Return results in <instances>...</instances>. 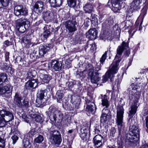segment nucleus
Segmentation results:
<instances>
[{
	"label": "nucleus",
	"mask_w": 148,
	"mask_h": 148,
	"mask_svg": "<svg viewBox=\"0 0 148 148\" xmlns=\"http://www.w3.org/2000/svg\"><path fill=\"white\" fill-rule=\"evenodd\" d=\"M124 50H125L124 55L128 56L130 53L128 44L123 41L117 49V53L114 61L111 65L110 70L108 71L103 77L102 80L103 82H105L108 81L112 82L113 80L114 75L117 72L119 69L118 66L121 61L120 57Z\"/></svg>",
	"instance_id": "obj_1"
},
{
	"label": "nucleus",
	"mask_w": 148,
	"mask_h": 148,
	"mask_svg": "<svg viewBox=\"0 0 148 148\" xmlns=\"http://www.w3.org/2000/svg\"><path fill=\"white\" fill-rule=\"evenodd\" d=\"M136 84L132 83L127 90V93L129 94V99L130 102H133L132 104L131 109L129 113V116L130 117H132V115L134 114L136 112L137 103L138 102L140 96V90L143 88V83H142V79L141 78H136Z\"/></svg>",
	"instance_id": "obj_2"
},
{
	"label": "nucleus",
	"mask_w": 148,
	"mask_h": 148,
	"mask_svg": "<svg viewBox=\"0 0 148 148\" xmlns=\"http://www.w3.org/2000/svg\"><path fill=\"white\" fill-rule=\"evenodd\" d=\"M129 133L127 134L125 140L126 144L128 147H132L137 144L139 139V131L137 127L135 125L130 126Z\"/></svg>",
	"instance_id": "obj_3"
},
{
	"label": "nucleus",
	"mask_w": 148,
	"mask_h": 148,
	"mask_svg": "<svg viewBox=\"0 0 148 148\" xmlns=\"http://www.w3.org/2000/svg\"><path fill=\"white\" fill-rule=\"evenodd\" d=\"M124 113V109L121 106H120L117 108L116 119V123L118 127L119 134H120L121 131L123 129L124 126L123 125V118Z\"/></svg>",
	"instance_id": "obj_4"
},
{
	"label": "nucleus",
	"mask_w": 148,
	"mask_h": 148,
	"mask_svg": "<svg viewBox=\"0 0 148 148\" xmlns=\"http://www.w3.org/2000/svg\"><path fill=\"white\" fill-rule=\"evenodd\" d=\"M29 26V22L26 19L20 18L16 21V28L20 33H24L28 29Z\"/></svg>",
	"instance_id": "obj_5"
},
{
	"label": "nucleus",
	"mask_w": 148,
	"mask_h": 148,
	"mask_svg": "<svg viewBox=\"0 0 148 148\" xmlns=\"http://www.w3.org/2000/svg\"><path fill=\"white\" fill-rule=\"evenodd\" d=\"M49 111L51 114L49 116V118L51 121L53 123L56 122V115H59L60 119H62V115L60 112V110L58 109L57 106H51L49 107Z\"/></svg>",
	"instance_id": "obj_6"
},
{
	"label": "nucleus",
	"mask_w": 148,
	"mask_h": 148,
	"mask_svg": "<svg viewBox=\"0 0 148 148\" xmlns=\"http://www.w3.org/2000/svg\"><path fill=\"white\" fill-rule=\"evenodd\" d=\"M14 100V103L19 107L27 108L28 107V102L23 99L21 96L17 93L15 94Z\"/></svg>",
	"instance_id": "obj_7"
},
{
	"label": "nucleus",
	"mask_w": 148,
	"mask_h": 148,
	"mask_svg": "<svg viewBox=\"0 0 148 148\" xmlns=\"http://www.w3.org/2000/svg\"><path fill=\"white\" fill-rule=\"evenodd\" d=\"M14 14L19 17L21 16H25L28 14V10L22 5H17L14 7Z\"/></svg>",
	"instance_id": "obj_8"
},
{
	"label": "nucleus",
	"mask_w": 148,
	"mask_h": 148,
	"mask_svg": "<svg viewBox=\"0 0 148 148\" xmlns=\"http://www.w3.org/2000/svg\"><path fill=\"white\" fill-rule=\"evenodd\" d=\"M12 87L9 85H7L0 87V95L6 97H9L12 94Z\"/></svg>",
	"instance_id": "obj_9"
},
{
	"label": "nucleus",
	"mask_w": 148,
	"mask_h": 148,
	"mask_svg": "<svg viewBox=\"0 0 148 148\" xmlns=\"http://www.w3.org/2000/svg\"><path fill=\"white\" fill-rule=\"evenodd\" d=\"M88 130V127L87 125L82 127L81 129L80 136L83 140L88 141L89 140L90 133Z\"/></svg>",
	"instance_id": "obj_10"
},
{
	"label": "nucleus",
	"mask_w": 148,
	"mask_h": 148,
	"mask_svg": "<svg viewBox=\"0 0 148 148\" xmlns=\"http://www.w3.org/2000/svg\"><path fill=\"white\" fill-rule=\"evenodd\" d=\"M0 115L1 117L4 118L6 122L12 121L14 119L12 113L5 110L0 111Z\"/></svg>",
	"instance_id": "obj_11"
},
{
	"label": "nucleus",
	"mask_w": 148,
	"mask_h": 148,
	"mask_svg": "<svg viewBox=\"0 0 148 148\" xmlns=\"http://www.w3.org/2000/svg\"><path fill=\"white\" fill-rule=\"evenodd\" d=\"M47 94L46 90H42L40 89L38 90L37 94L36 102L39 105H43L44 103V97L45 95Z\"/></svg>",
	"instance_id": "obj_12"
},
{
	"label": "nucleus",
	"mask_w": 148,
	"mask_h": 148,
	"mask_svg": "<svg viewBox=\"0 0 148 148\" xmlns=\"http://www.w3.org/2000/svg\"><path fill=\"white\" fill-rule=\"evenodd\" d=\"M51 66L52 70L55 71H60L63 69L61 62L56 60H51Z\"/></svg>",
	"instance_id": "obj_13"
},
{
	"label": "nucleus",
	"mask_w": 148,
	"mask_h": 148,
	"mask_svg": "<svg viewBox=\"0 0 148 148\" xmlns=\"http://www.w3.org/2000/svg\"><path fill=\"white\" fill-rule=\"evenodd\" d=\"M110 110L107 108H103L100 117V122L101 123H106L109 121L110 118Z\"/></svg>",
	"instance_id": "obj_14"
},
{
	"label": "nucleus",
	"mask_w": 148,
	"mask_h": 148,
	"mask_svg": "<svg viewBox=\"0 0 148 148\" xmlns=\"http://www.w3.org/2000/svg\"><path fill=\"white\" fill-rule=\"evenodd\" d=\"M66 27L70 32L76 31L77 29L75 27L76 22L75 21H68L63 23Z\"/></svg>",
	"instance_id": "obj_15"
},
{
	"label": "nucleus",
	"mask_w": 148,
	"mask_h": 148,
	"mask_svg": "<svg viewBox=\"0 0 148 148\" xmlns=\"http://www.w3.org/2000/svg\"><path fill=\"white\" fill-rule=\"evenodd\" d=\"M86 102L87 104V106L86 108V111L89 113H94L96 109L94 103L88 99L86 100Z\"/></svg>",
	"instance_id": "obj_16"
},
{
	"label": "nucleus",
	"mask_w": 148,
	"mask_h": 148,
	"mask_svg": "<svg viewBox=\"0 0 148 148\" xmlns=\"http://www.w3.org/2000/svg\"><path fill=\"white\" fill-rule=\"evenodd\" d=\"M50 44L41 45L39 47V57L43 56L50 49Z\"/></svg>",
	"instance_id": "obj_17"
},
{
	"label": "nucleus",
	"mask_w": 148,
	"mask_h": 148,
	"mask_svg": "<svg viewBox=\"0 0 148 148\" xmlns=\"http://www.w3.org/2000/svg\"><path fill=\"white\" fill-rule=\"evenodd\" d=\"M38 86V81L37 79H29L26 83L25 87L27 89H30L31 88H35Z\"/></svg>",
	"instance_id": "obj_18"
},
{
	"label": "nucleus",
	"mask_w": 148,
	"mask_h": 148,
	"mask_svg": "<svg viewBox=\"0 0 148 148\" xmlns=\"http://www.w3.org/2000/svg\"><path fill=\"white\" fill-rule=\"evenodd\" d=\"M99 73L97 72L93 73L92 71H90L88 73V75L90 77L92 83H96L100 79V78L98 76Z\"/></svg>",
	"instance_id": "obj_19"
},
{
	"label": "nucleus",
	"mask_w": 148,
	"mask_h": 148,
	"mask_svg": "<svg viewBox=\"0 0 148 148\" xmlns=\"http://www.w3.org/2000/svg\"><path fill=\"white\" fill-rule=\"evenodd\" d=\"M43 2L42 1H38L34 6V10L36 12L41 13L43 10Z\"/></svg>",
	"instance_id": "obj_20"
},
{
	"label": "nucleus",
	"mask_w": 148,
	"mask_h": 148,
	"mask_svg": "<svg viewBox=\"0 0 148 148\" xmlns=\"http://www.w3.org/2000/svg\"><path fill=\"white\" fill-rule=\"evenodd\" d=\"M71 102L73 104V106L76 109L79 108V106L81 101V99L79 97L76 96L71 97Z\"/></svg>",
	"instance_id": "obj_21"
},
{
	"label": "nucleus",
	"mask_w": 148,
	"mask_h": 148,
	"mask_svg": "<svg viewBox=\"0 0 148 148\" xmlns=\"http://www.w3.org/2000/svg\"><path fill=\"white\" fill-rule=\"evenodd\" d=\"M97 31L95 28L90 29L87 33V37L91 40L95 39L97 36Z\"/></svg>",
	"instance_id": "obj_22"
},
{
	"label": "nucleus",
	"mask_w": 148,
	"mask_h": 148,
	"mask_svg": "<svg viewBox=\"0 0 148 148\" xmlns=\"http://www.w3.org/2000/svg\"><path fill=\"white\" fill-rule=\"evenodd\" d=\"M52 28L50 25H46L44 27V31L42 34L45 40H47L51 34L50 30Z\"/></svg>",
	"instance_id": "obj_23"
},
{
	"label": "nucleus",
	"mask_w": 148,
	"mask_h": 148,
	"mask_svg": "<svg viewBox=\"0 0 148 148\" xmlns=\"http://www.w3.org/2000/svg\"><path fill=\"white\" fill-rule=\"evenodd\" d=\"M51 140L52 144L56 146L59 145L62 141L60 137L57 135H53Z\"/></svg>",
	"instance_id": "obj_24"
},
{
	"label": "nucleus",
	"mask_w": 148,
	"mask_h": 148,
	"mask_svg": "<svg viewBox=\"0 0 148 148\" xmlns=\"http://www.w3.org/2000/svg\"><path fill=\"white\" fill-rule=\"evenodd\" d=\"M43 17L44 20L47 22L51 21L53 18V12L49 11L44 12H43Z\"/></svg>",
	"instance_id": "obj_25"
},
{
	"label": "nucleus",
	"mask_w": 148,
	"mask_h": 148,
	"mask_svg": "<svg viewBox=\"0 0 148 148\" xmlns=\"http://www.w3.org/2000/svg\"><path fill=\"white\" fill-rule=\"evenodd\" d=\"M49 2L51 6L60 7L62 5L63 0H49Z\"/></svg>",
	"instance_id": "obj_26"
},
{
	"label": "nucleus",
	"mask_w": 148,
	"mask_h": 148,
	"mask_svg": "<svg viewBox=\"0 0 148 148\" xmlns=\"http://www.w3.org/2000/svg\"><path fill=\"white\" fill-rule=\"evenodd\" d=\"M143 119L144 117L145 118V120L144 121V125H145V126L147 128V132L148 133V110L145 109L143 110Z\"/></svg>",
	"instance_id": "obj_27"
},
{
	"label": "nucleus",
	"mask_w": 148,
	"mask_h": 148,
	"mask_svg": "<svg viewBox=\"0 0 148 148\" xmlns=\"http://www.w3.org/2000/svg\"><path fill=\"white\" fill-rule=\"evenodd\" d=\"M23 41L25 46L26 48H28L31 44V42L29 36L28 35H26L24 36L23 38Z\"/></svg>",
	"instance_id": "obj_28"
},
{
	"label": "nucleus",
	"mask_w": 148,
	"mask_h": 148,
	"mask_svg": "<svg viewBox=\"0 0 148 148\" xmlns=\"http://www.w3.org/2000/svg\"><path fill=\"white\" fill-rule=\"evenodd\" d=\"M7 75L4 73H0V86L3 84V83L8 81Z\"/></svg>",
	"instance_id": "obj_29"
},
{
	"label": "nucleus",
	"mask_w": 148,
	"mask_h": 148,
	"mask_svg": "<svg viewBox=\"0 0 148 148\" xmlns=\"http://www.w3.org/2000/svg\"><path fill=\"white\" fill-rule=\"evenodd\" d=\"M40 78L42 81L46 83H48L52 79V77L49 75L44 74L40 75Z\"/></svg>",
	"instance_id": "obj_30"
},
{
	"label": "nucleus",
	"mask_w": 148,
	"mask_h": 148,
	"mask_svg": "<svg viewBox=\"0 0 148 148\" xmlns=\"http://www.w3.org/2000/svg\"><path fill=\"white\" fill-rule=\"evenodd\" d=\"M63 92L62 90L57 91L56 95L57 102L60 103L62 101V98L64 97Z\"/></svg>",
	"instance_id": "obj_31"
},
{
	"label": "nucleus",
	"mask_w": 148,
	"mask_h": 148,
	"mask_svg": "<svg viewBox=\"0 0 148 148\" xmlns=\"http://www.w3.org/2000/svg\"><path fill=\"white\" fill-rule=\"evenodd\" d=\"M101 101V104L103 106L105 107V108H107L110 106V103L107 99L106 95H105L103 96L102 98Z\"/></svg>",
	"instance_id": "obj_32"
},
{
	"label": "nucleus",
	"mask_w": 148,
	"mask_h": 148,
	"mask_svg": "<svg viewBox=\"0 0 148 148\" xmlns=\"http://www.w3.org/2000/svg\"><path fill=\"white\" fill-rule=\"evenodd\" d=\"M142 0H134L131 3V7L135 10L137 9L138 6L142 3Z\"/></svg>",
	"instance_id": "obj_33"
},
{
	"label": "nucleus",
	"mask_w": 148,
	"mask_h": 148,
	"mask_svg": "<svg viewBox=\"0 0 148 148\" xmlns=\"http://www.w3.org/2000/svg\"><path fill=\"white\" fill-rule=\"evenodd\" d=\"M10 0H0V8L7 9Z\"/></svg>",
	"instance_id": "obj_34"
},
{
	"label": "nucleus",
	"mask_w": 148,
	"mask_h": 148,
	"mask_svg": "<svg viewBox=\"0 0 148 148\" xmlns=\"http://www.w3.org/2000/svg\"><path fill=\"white\" fill-rule=\"evenodd\" d=\"M84 9L86 12L90 13L92 11V6L90 4L87 3L84 7Z\"/></svg>",
	"instance_id": "obj_35"
},
{
	"label": "nucleus",
	"mask_w": 148,
	"mask_h": 148,
	"mask_svg": "<svg viewBox=\"0 0 148 148\" xmlns=\"http://www.w3.org/2000/svg\"><path fill=\"white\" fill-rule=\"evenodd\" d=\"M31 117L34 120L37 122H40L43 121V119L39 115L33 114L31 115Z\"/></svg>",
	"instance_id": "obj_36"
},
{
	"label": "nucleus",
	"mask_w": 148,
	"mask_h": 148,
	"mask_svg": "<svg viewBox=\"0 0 148 148\" xmlns=\"http://www.w3.org/2000/svg\"><path fill=\"white\" fill-rule=\"evenodd\" d=\"M113 23V21L111 18H108L102 24V27H108L112 25Z\"/></svg>",
	"instance_id": "obj_37"
},
{
	"label": "nucleus",
	"mask_w": 148,
	"mask_h": 148,
	"mask_svg": "<svg viewBox=\"0 0 148 148\" xmlns=\"http://www.w3.org/2000/svg\"><path fill=\"white\" fill-rule=\"evenodd\" d=\"M99 17L96 15L91 14V21L92 23L96 24L98 23Z\"/></svg>",
	"instance_id": "obj_38"
},
{
	"label": "nucleus",
	"mask_w": 148,
	"mask_h": 148,
	"mask_svg": "<svg viewBox=\"0 0 148 148\" xmlns=\"http://www.w3.org/2000/svg\"><path fill=\"white\" fill-rule=\"evenodd\" d=\"M93 143L95 148H102L103 144L102 141H93Z\"/></svg>",
	"instance_id": "obj_39"
},
{
	"label": "nucleus",
	"mask_w": 148,
	"mask_h": 148,
	"mask_svg": "<svg viewBox=\"0 0 148 148\" xmlns=\"http://www.w3.org/2000/svg\"><path fill=\"white\" fill-rule=\"evenodd\" d=\"M43 136L41 135H39L34 140V142L35 143H40L44 140Z\"/></svg>",
	"instance_id": "obj_40"
},
{
	"label": "nucleus",
	"mask_w": 148,
	"mask_h": 148,
	"mask_svg": "<svg viewBox=\"0 0 148 148\" xmlns=\"http://www.w3.org/2000/svg\"><path fill=\"white\" fill-rule=\"evenodd\" d=\"M69 5L71 7L74 8L76 5L77 0H67Z\"/></svg>",
	"instance_id": "obj_41"
},
{
	"label": "nucleus",
	"mask_w": 148,
	"mask_h": 148,
	"mask_svg": "<svg viewBox=\"0 0 148 148\" xmlns=\"http://www.w3.org/2000/svg\"><path fill=\"white\" fill-rule=\"evenodd\" d=\"M33 72H35V71H32L30 69L29 70L28 73L27 74V79L29 80L34 77V75H33Z\"/></svg>",
	"instance_id": "obj_42"
},
{
	"label": "nucleus",
	"mask_w": 148,
	"mask_h": 148,
	"mask_svg": "<svg viewBox=\"0 0 148 148\" xmlns=\"http://www.w3.org/2000/svg\"><path fill=\"white\" fill-rule=\"evenodd\" d=\"M102 64H97L95 68L91 70L90 71H92L93 73H96V72H98V71L101 69V68L102 66Z\"/></svg>",
	"instance_id": "obj_43"
},
{
	"label": "nucleus",
	"mask_w": 148,
	"mask_h": 148,
	"mask_svg": "<svg viewBox=\"0 0 148 148\" xmlns=\"http://www.w3.org/2000/svg\"><path fill=\"white\" fill-rule=\"evenodd\" d=\"M23 146L25 148H30V143L28 140H24L23 141Z\"/></svg>",
	"instance_id": "obj_44"
},
{
	"label": "nucleus",
	"mask_w": 148,
	"mask_h": 148,
	"mask_svg": "<svg viewBox=\"0 0 148 148\" xmlns=\"http://www.w3.org/2000/svg\"><path fill=\"white\" fill-rule=\"evenodd\" d=\"M103 137L101 135L97 134L93 138V140L95 141H102Z\"/></svg>",
	"instance_id": "obj_45"
},
{
	"label": "nucleus",
	"mask_w": 148,
	"mask_h": 148,
	"mask_svg": "<svg viewBox=\"0 0 148 148\" xmlns=\"http://www.w3.org/2000/svg\"><path fill=\"white\" fill-rule=\"evenodd\" d=\"M108 53H109V52L108 51H106L100 59V62L102 65L103 64V62H104L106 58L107 54Z\"/></svg>",
	"instance_id": "obj_46"
},
{
	"label": "nucleus",
	"mask_w": 148,
	"mask_h": 148,
	"mask_svg": "<svg viewBox=\"0 0 148 148\" xmlns=\"http://www.w3.org/2000/svg\"><path fill=\"white\" fill-rule=\"evenodd\" d=\"M148 73V69H142L138 74L140 75V76H143L145 75Z\"/></svg>",
	"instance_id": "obj_47"
},
{
	"label": "nucleus",
	"mask_w": 148,
	"mask_h": 148,
	"mask_svg": "<svg viewBox=\"0 0 148 148\" xmlns=\"http://www.w3.org/2000/svg\"><path fill=\"white\" fill-rule=\"evenodd\" d=\"M86 71H85L80 72L79 73H77L76 77L78 78L80 77H84L86 76Z\"/></svg>",
	"instance_id": "obj_48"
},
{
	"label": "nucleus",
	"mask_w": 148,
	"mask_h": 148,
	"mask_svg": "<svg viewBox=\"0 0 148 148\" xmlns=\"http://www.w3.org/2000/svg\"><path fill=\"white\" fill-rule=\"evenodd\" d=\"M6 121L2 117H0V127H2L5 126L6 124Z\"/></svg>",
	"instance_id": "obj_49"
},
{
	"label": "nucleus",
	"mask_w": 148,
	"mask_h": 148,
	"mask_svg": "<svg viewBox=\"0 0 148 148\" xmlns=\"http://www.w3.org/2000/svg\"><path fill=\"white\" fill-rule=\"evenodd\" d=\"M36 131L34 129H32L29 131L27 134V136L32 137L33 136L36 132Z\"/></svg>",
	"instance_id": "obj_50"
},
{
	"label": "nucleus",
	"mask_w": 148,
	"mask_h": 148,
	"mask_svg": "<svg viewBox=\"0 0 148 148\" xmlns=\"http://www.w3.org/2000/svg\"><path fill=\"white\" fill-rule=\"evenodd\" d=\"M20 116L23 119V120L27 122V121H29L28 120V118L27 115L24 113L21 114V115Z\"/></svg>",
	"instance_id": "obj_51"
},
{
	"label": "nucleus",
	"mask_w": 148,
	"mask_h": 148,
	"mask_svg": "<svg viewBox=\"0 0 148 148\" xmlns=\"http://www.w3.org/2000/svg\"><path fill=\"white\" fill-rule=\"evenodd\" d=\"M116 133V130L114 128L111 129L110 132V135L114 137L115 136Z\"/></svg>",
	"instance_id": "obj_52"
},
{
	"label": "nucleus",
	"mask_w": 148,
	"mask_h": 148,
	"mask_svg": "<svg viewBox=\"0 0 148 148\" xmlns=\"http://www.w3.org/2000/svg\"><path fill=\"white\" fill-rule=\"evenodd\" d=\"M68 84V87L69 88H72L73 87V85L76 84V82L75 81L73 82H70L67 83V84Z\"/></svg>",
	"instance_id": "obj_53"
},
{
	"label": "nucleus",
	"mask_w": 148,
	"mask_h": 148,
	"mask_svg": "<svg viewBox=\"0 0 148 148\" xmlns=\"http://www.w3.org/2000/svg\"><path fill=\"white\" fill-rule=\"evenodd\" d=\"M11 138L13 140V144H14L16 143L17 140H18V137L16 135H14L12 136Z\"/></svg>",
	"instance_id": "obj_54"
},
{
	"label": "nucleus",
	"mask_w": 148,
	"mask_h": 148,
	"mask_svg": "<svg viewBox=\"0 0 148 148\" xmlns=\"http://www.w3.org/2000/svg\"><path fill=\"white\" fill-rule=\"evenodd\" d=\"M9 52H6L5 53V61L6 62L9 61Z\"/></svg>",
	"instance_id": "obj_55"
},
{
	"label": "nucleus",
	"mask_w": 148,
	"mask_h": 148,
	"mask_svg": "<svg viewBox=\"0 0 148 148\" xmlns=\"http://www.w3.org/2000/svg\"><path fill=\"white\" fill-rule=\"evenodd\" d=\"M3 139L0 137V148H4L5 146L4 145V142H3L2 145L1 144L2 142V141L3 142Z\"/></svg>",
	"instance_id": "obj_56"
},
{
	"label": "nucleus",
	"mask_w": 148,
	"mask_h": 148,
	"mask_svg": "<svg viewBox=\"0 0 148 148\" xmlns=\"http://www.w3.org/2000/svg\"><path fill=\"white\" fill-rule=\"evenodd\" d=\"M112 10L115 12H118L120 10V8H115L112 7Z\"/></svg>",
	"instance_id": "obj_57"
},
{
	"label": "nucleus",
	"mask_w": 148,
	"mask_h": 148,
	"mask_svg": "<svg viewBox=\"0 0 148 148\" xmlns=\"http://www.w3.org/2000/svg\"><path fill=\"white\" fill-rule=\"evenodd\" d=\"M4 44L7 46H8L11 44V42L8 40H6L4 42Z\"/></svg>",
	"instance_id": "obj_58"
},
{
	"label": "nucleus",
	"mask_w": 148,
	"mask_h": 148,
	"mask_svg": "<svg viewBox=\"0 0 148 148\" xmlns=\"http://www.w3.org/2000/svg\"><path fill=\"white\" fill-rule=\"evenodd\" d=\"M117 148H123V146L122 143H119L118 144Z\"/></svg>",
	"instance_id": "obj_59"
},
{
	"label": "nucleus",
	"mask_w": 148,
	"mask_h": 148,
	"mask_svg": "<svg viewBox=\"0 0 148 148\" xmlns=\"http://www.w3.org/2000/svg\"><path fill=\"white\" fill-rule=\"evenodd\" d=\"M112 7L115 8H119V5L117 3H113L112 4Z\"/></svg>",
	"instance_id": "obj_60"
},
{
	"label": "nucleus",
	"mask_w": 148,
	"mask_h": 148,
	"mask_svg": "<svg viewBox=\"0 0 148 148\" xmlns=\"http://www.w3.org/2000/svg\"><path fill=\"white\" fill-rule=\"evenodd\" d=\"M8 66V64L6 63H3V65L2 66V68L5 69H6Z\"/></svg>",
	"instance_id": "obj_61"
},
{
	"label": "nucleus",
	"mask_w": 148,
	"mask_h": 148,
	"mask_svg": "<svg viewBox=\"0 0 148 148\" xmlns=\"http://www.w3.org/2000/svg\"><path fill=\"white\" fill-rule=\"evenodd\" d=\"M47 89H48L49 91H51L52 90L53 88L51 86H48L47 87Z\"/></svg>",
	"instance_id": "obj_62"
},
{
	"label": "nucleus",
	"mask_w": 148,
	"mask_h": 148,
	"mask_svg": "<svg viewBox=\"0 0 148 148\" xmlns=\"http://www.w3.org/2000/svg\"><path fill=\"white\" fill-rule=\"evenodd\" d=\"M106 148H117L116 146L115 145H113L112 146H108Z\"/></svg>",
	"instance_id": "obj_63"
},
{
	"label": "nucleus",
	"mask_w": 148,
	"mask_h": 148,
	"mask_svg": "<svg viewBox=\"0 0 148 148\" xmlns=\"http://www.w3.org/2000/svg\"><path fill=\"white\" fill-rule=\"evenodd\" d=\"M95 134H99L100 132V130L98 129L95 128Z\"/></svg>",
	"instance_id": "obj_64"
}]
</instances>
